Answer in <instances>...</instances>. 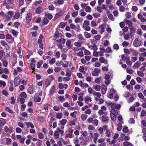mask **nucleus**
Instances as JSON below:
<instances>
[{
  "instance_id": "f704fd0d",
  "label": "nucleus",
  "mask_w": 146,
  "mask_h": 146,
  "mask_svg": "<svg viewBox=\"0 0 146 146\" xmlns=\"http://www.w3.org/2000/svg\"><path fill=\"white\" fill-rule=\"evenodd\" d=\"M56 65L58 66H60L61 65H64V64L62 61H58L56 62Z\"/></svg>"
},
{
  "instance_id": "e433bc0d",
  "label": "nucleus",
  "mask_w": 146,
  "mask_h": 146,
  "mask_svg": "<svg viewBox=\"0 0 146 146\" xmlns=\"http://www.w3.org/2000/svg\"><path fill=\"white\" fill-rule=\"evenodd\" d=\"M140 56L139 58V60L142 62L144 61L145 60V57L141 55H140Z\"/></svg>"
},
{
  "instance_id": "f03ea898",
  "label": "nucleus",
  "mask_w": 146,
  "mask_h": 146,
  "mask_svg": "<svg viewBox=\"0 0 146 146\" xmlns=\"http://www.w3.org/2000/svg\"><path fill=\"white\" fill-rule=\"evenodd\" d=\"M42 95V94L41 92L36 93L34 96V100L36 102H40L41 100V98L40 97Z\"/></svg>"
},
{
  "instance_id": "ea45409f",
  "label": "nucleus",
  "mask_w": 146,
  "mask_h": 146,
  "mask_svg": "<svg viewBox=\"0 0 146 146\" xmlns=\"http://www.w3.org/2000/svg\"><path fill=\"white\" fill-rule=\"evenodd\" d=\"M85 11L87 12H90L91 11V9L89 6H86L85 7Z\"/></svg>"
},
{
  "instance_id": "423d86ee",
  "label": "nucleus",
  "mask_w": 146,
  "mask_h": 146,
  "mask_svg": "<svg viewBox=\"0 0 146 146\" xmlns=\"http://www.w3.org/2000/svg\"><path fill=\"white\" fill-rule=\"evenodd\" d=\"M100 72V69L98 68H95L92 72V75L94 76H98Z\"/></svg>"
},
{
  "instance_id": "a19ab883",
  "label": "nucleus",
  "mask_w": 146,
  "mask_h": 146,
  "mask_svg": "<svg viewBox=\"0 0 146 146\" xmlns=\"http://www.w3.org/2000/svg\"><path fill=\"white\" fill-rule=\"evenodd\" d=\"M11 142V139L6 138V142L7 144L10 145Z\"/></svg>"
},
{
  "instance_id": "f3484780",
  "label": "nucleus",
  "mask_w": 146,
  "mask_h": 146,
  "mask_svg": "<svg viewBox=\"0 0 146 146\" xmlns=\"http://www.w3.org/2000/svg\"><path fill=\"white\" fill-rule=\"evenodd\" d=\"M99 28L101 29L100 33L101 34H102L104 31L105 26L102 24L100 26Z\"/></svg>"
},
{
  "instance_id": "603ef678",
  "label": "nucleus",
  "mask_w": 146,
  "mask_h": 146,
  "mask_svg": "<svg viewBox=\"0 0 146 146\" xmlns=\"http://www.w3.org/2000/svg\"><path fill=\"white\" fill-rule=\"evenodd\" d=\"M58 98L62 102H64L66 100L64 96H59L58 97Z\"/></svg>"
},
{
  "instance_id": "5fc2aeb1",
  "label": "nucleus",
  "mask_w": 146,
  "mask_h": 146,
  "mask_svg": "<svg viewBox=\"0 0 146 146\" xmlns=\"http://www.w3.org/2000/svg\"><path fill=\"white\" fill-rule=\"evenodd\" d=\"M78 14V12L76 11L72 13V16L74 18H75L77 16Z\"/></svg>"
},
{
  "instance_id": "c85d7f7f",
  "label": "nucleus",
  "mask_w": 146,
  "mask_h": 146,
  "mask_svg": "<svg viewBox=\"0 0 146 146\" xmlns=\"http://www.w3.org/2000/svg\"><path fill=\"white\" fill-rule=\"evenodd\" d=\"M89 23H90V22L86 20H85L84 21V23H83L82 27H85L88 26V25H89Z\"/></svg>"
},
{
  "instance_id": "ddd939ff",
  "label": "nucleus",
  "mask_w": 146,
  "mask_h": 146,
  "mask_svg": "<svg viewBox=\"0 0 146 146\" xmlns=\"http://www.w3.org/2000/svg\"><path fill=\"white\" fill-rule=\"evenodd\" d=\"M25 123L27 126V128H29L30 127L32 129L34 128V125L30 122H26Z\"/></svg>"
},
{
  "instance_id": "1a4fd4ad",
  "label": "nucleus",
  "mask_w": 146,
  "mask_h": 146,
  "mask_svg": "<svg viewBox=\"0 0 146 146\" xmlns=\"http://www.w3.org/2000/svg\"><path fill=\"white\" fill-rule=\"evenodd\" d=\"M120 107V105L119 104L116 105L115 104H113L112 106H111V110H114L115 109L119 110Z\"/></svg>"
},
{
  "instance_id": "a18cd8bd",
  "label": "nucleus",
  "mask_w": 146,
  "mask_h": 146,
  "mask_svg": "<svg viewBox=\"0 0 146 146\" xmlns=\"http://www.w3.org/2000/svg\"><path fill=\"white\" fill-rule=\"evenodd\" d=\"M126 71L127 73L129 74H132L133 73V71L129 68L126 69Z\"/></svg>"
},
{
  "instance_id": "6ab92c4d",
  "label": "nucleus",
  "mask_w": 146,
  "mask_h": 146,
  "mask_svg": "<svg viewBox=\"0 0 146 146\" xmlns=\"http://www.w3.org/2000/svg\"><path fill=\"white\" fill-rule=\"evenodd\" d=\"M107 89V87L106 86L104 85L102 86V94H104L106 93Z\"/></svg>"
},
{
  "instance_id": "052dcab7",
  "label": "nucleus",
  "mask_w": 146,
  "mask_h": 146,
  "mask_svg": "<svg viewBox=\"0 0 146 146\" xmlns=\"http://www.w3.org/2000/svg\"><path fill=\"white\" fill-rule=\"evenodd\" d=\"M91 25L92 27H95L97 26V24L95 21H92L91 22Z\"/></svg>"
},
{
  "instance_id": "680f3d73",
  "label": "nucleus",
  "mask_w": 146,
  "mask_h": 146,
  "mask_svg": "<svg viewBox=\"0 0 146 146\" xmlns=\"http://www.w3.org/2000/svg\"><path fill=\"white\" fill-rule=\"evenodd\" d=\"M56 61L55 58H52V59L50 60L49 63L50 64H54Z\"/></svg>"
},
{
  "instance_id": "6e6552de",
  "label": "nucleus",
  "mask_w": 146,
  "mask_h": 146,
  "mask_svg": "<svg viewBox=\"0 0 146 146\" xmlns=\"http://www.w3.org/2000/svg\"><path fill=\"white\" fill-rule=\"evenodd\" d=\"M32 19V14L31 13H29L27 14L26 17V20L28 23H29Z\"/></svg>"
},
{
  "instance_id": "4c0bfd02",
  "label": "nucleus",
  "mask_w": 146,
  "mask_h": 146,
  "mask_svg": "<svg viewBox=\"0 0 146 146\" xmlns=\"http://www.w3.org/2000/svg\"><path fill=\"white\" fill-rule=\"evenodd\" d=\"M43 63V61L42 60L38 62L37 63V67L38 68H40V67L41 66Z\"/></svg>"
},
{
  "instance_id": "37998d69",
  "label": "nucleus",
  "mask_w": 146,
  "mask_h": 146,
  "mask_svg": "<svg viewBox=\"0 0 146 146\" xmlns=\"http://www.w3.org/2000/svg\"><path fill=\"white\" fill-rule=\"evenodd\" d=\"M119 10L121 12H123L125 11V8L123 5H121L119 7Z\"/></svg>"
},
{
  "instance_id": "412c9836",
  "label": "nucleus",
  "mask_w": 146,
  "mask_h": 146,
  "mask_svg": "<svg viewBox=\"0 0 146 146\" xmlns=\"http://www.w3.org/2000/svg\"><path fill=\"white\" fill-rule=\"evenodd\" d=\"M141 63L139 62H137L134 64L133 66L135 68H138L139 67Z\"/></svg>"
},
{
  "instance_id": "cd10ccee",
  "label": "nucleus",
  "mask_w": 146,
  "mask_h": 146,
  "mask_svg": "<svg viewBox=\"0 0 146 146\" xmlns=\"http://www.w3.org/2000/svg\"><path fill=\"white\" fill-rule=\"evenodd\" d=\"M55 90V87L54 86H52L50 89V94L52 95L54 93Z\"/></svg>"
},
{
  "instance_id": "c03bdc74",
  "label": "nucleus",
  "mask_w": 146,
  "mask_h": 146,
  "mask_svg": "<svg viewBox=\"0 0 146 146\" xmlns=\"http://www.w3.org/2000/svg\"><path fill=\"white\" fill-rule=\"evenodd\" d=\"M74 45L76 46L79 47L81 46L82 43L79 42H76L74 43Z\"/></svg>"
},
{
  "instance_id": "3c124183",
  "label": "nucleus",
  "mask_w": 146,
  "mask_h": 146,
  "mask_svg": "<svg viewBox=\"0 0 146 146\" xmlns=\"http://www.w3.org/2000/svg\"><path fill=\"white\" fill-rule=\"evenodd\" d=\"M20 16V14L19 13H16L14 17V19H18Z\"/></svg>"
},
{
  "instance_id": "0e129e2a",
  "label": "nucleus",
  "mask_w": 146,
  "mask_h": 146,
  "mask_svg": "<svg viewBox=\"0 0 146 146\" xmlns=\"http://www.w3.org/2000/svg\"><path fill=\"white\" fill-rule=\"evenodd\" d=\"M129 122L131 124H133L135 123V121L133 118H131L129 120Z\"/></svg>"
},
{
  "instance_id": "0eeeda50",
  "label": "nucleus",
  "mask_w": 146,
  "mask_h": 146,
  "mask_svg": "<svg viewBox=\"0 0 146 146\" xmlns=\"http://www.w3.org/2000/svg\"><path fill=\"white\" fill-rule=\"evenodd\" d=\"M54 4L56 6H59L64 3V1L63 0H57L54 1Z\"/></svg>"
},
{
  "instance_id": "774afa93",
  "label": "nucleus",
  "mask_w": 146,
  "mask_h": 146,
  "mask_svg": "<svg viewBox=\"0 0 146 146\" xmlns=\"http://www.w3.org/2000/svg\"><path fill=\"white\" fill-rule=\"evenodd\" d=\"M49 21L46 18H44L43 20L44 25H46L48 24Z\"/></svg>"
},
{
  "instance_id": "2f4dec72",
  "label": "nucleus",
  "mask_w": 146,
  "mask_h": 146,
  "mask_svg": "<svg viewBox=\"0 0 146 146\" xmlns=\"http://www.w3.org/2000/svg\"><path fill=\"white\" fill-rule=\"evenodd\" d=\"M105 134L106 136L108 137H110L111 135V134L110 130H106L105 131Z\"/></svg>"
},
{
  "instance_id": "8fccbe9b",
  "label": "nucleus",
  "mask_w": 146,
  "mask_h": 146,
  "mask_svg": "<svg viewBox=\"0 0 146 146\" xmlns=\"http://www.w3.org/2000/svg\"><path fill=\"white\" fill-rule=\"evenodd\" d=\"M60 52L59 51H57L56 52L55 54V57L57 59L59 58L60 57Z\"/></svg>"
},
{
  "instance_id": "c9c22d12",
  "label": "nucleus",
  "mask_w": 146,
  "mask_h": 146,
  "mask_svg": "<svg viewBox=\"0 0 146 146\" xmlns=\"http://www.w3.org/2000/svg\"><path fill=\"white\" fill-rule=\"evenodd\" d=\"M93 16L95 18L99 17L100 16V14L98 13H94L92 14Z\"/></svg>"
},
{
  "instance_id": "49530a36",
  "label": "nucleus",
  "mask_w": 146,
  "mask_h": 146,
  "mask_svg": "<svg viewBox=\"0 0 146 146\" xmlns=\"http://www.w3.org/2000/svg\"><path fill=\"white\" fill-rule=\"evenodd\" d=\"M126 24L128 25L129 26H132L133 25V23L132 22L129 20H127L126 21Z\"/></svg>"
},
{
  "instance_id": "5701e85b",
  "label": "nucleus",
  "mask_w": 146,
  "mask_h": 146,
  "mask_svg": "<svg viewBox=\"0 0 146 146\" xmlns=\"http://www.w3.org/2000/svg\"><path fill=\"white\" fill-rule=\"evenodd\" d=\"M66 41L65 39L63 38H61L60 39H58L56 41L57 42H60L61 43L64 44Z\"/></svg>"
},
{
  "instance_id": "393cba45",
  "label": "nucleus",
  "mask_w": 146,
  "mask_h": 146,
  "mask_svg": "<svg viewBox=\"0 0 146 146\" xmlns=\"http://www.w3.org/2000/svg\"><path fill=\"white\" fill-rule=\"evenodd\" d=\"M93 94L94 96H95L100 98L101 96V94L99 92H96L94 91H93Z\"/></svg>"
},
{
  "instance_id": "e2e57ef3",
  "label": "nucleus",
  "mask_w": 146,
  "mask_h": 146,
  "mask_svg": "<svg viewBox=\"0 0 146 146\" xmlns=\"http://www.w3.org/2000/svg\"><path fill=\"white\" fill-rule=\"evenodd\" d=\"M77 55L78 56L82 57L84 56V54L82 51H81L79 52L77 54Z\"/></svg>"
},
{
  "instance_id": "c756f323",
  "label": "nucleus",
  "mask_w": 146,
  "mask_h": 146,
  "mask_svg": "<svg viewBox=\"0 0 146 146\" xmlns=\"http://www.w3.org/2000/svg\"><path fill=\"white\" fill-rule=\"evenodd\" d=\"M110 113H112L113 114L115 115H117L118 113V111L116 110H111L110 111Z\"/></svg>"
},
{
  "instance_id": "f257e3e1",
  "label": "nucleus",
  "mask_w": 146,
  "mask_h": 146,
  "mask_svg": "<svg viewBox=\"0 0 146 146\" xmlns=\"http://www.w3.org/2000/svg\"><path fill=\"white\" fill-rule=\"evenodd\" d=\"M100 51H94L93 53V55L95 57L102 56H103V54L105 52V50L103 47H100L99 48Z\"/></svg>"
},
{
  "instance_id": "79ce46f5",
  "label": "nucleus",
  "mask_w": 146,
  "mask_h": 146,
  "mask_svg": "<svg viewBox=\"0 0 146 146\" xmlns=\"http://www.w3.org/2000/svg\"><path fill=\"white\" fill-rule=\"evenodd\" d=\"M137 74L138 76L142 77H143L144 75L143 72L139 71H137Z\"/></svg>"
},
{
  "instance_id": "dca6fc26",
  "label": "nucleus",
  "mask_w": 146,
  "mask_h": 146,
  "mask_svg": "<svg viewBox=\"0 0 146 146\" xmlns=\"http://www.w3.org/2000/svg\"><path fill=\"white\" fill-rule=\"evenodd\" d=\"M115 115L113 114L112 113H110V116L111 119L113 121H115L116 119V116Z\"/></svg>"
},
{
  "instance_id": "7ed1b4c3",
  "label": "nucleus",
  "mask_w": 146,
  "mask_h": 146,
  "mask_svg": "<svg viewBox=\"0 0 146 146\" xmlns=\"http://www.w3.org/2000/svg\"><path fill=\"white\" fill-rule=\"evenodd\" d=\"M141 41L138 38H136L133 42L134 46L136 47H138L141 46Z\"/></svg>"
},
{
  "instance_id": "4468645a",
  "label": "nucleus",
  "mask_w": 146,
  "mask_h": 146,
  "mask_svg": "<svg viewBox=\"0 0 146 146\" xmlns=\"http://www.w3.org/2000/svg\"><path fill=\"white\" fill-rule=\"evenodd\" d=\"M71 42L70 40H68L66 42V45L68 48H70L72 47Z\"/></svg>"
},
{
  "instance_id": "72a5a7b5",
  "label": "nucleus",
  "mask_w": 146,
  "mask_h": 146,
  "mask_svg": "<svg viewBox=\"0 0 146 146\" xmlns=\"http://www.w3.org/2000/svg\"><path fill=\"white\" fill-rule=\"evenodd\" d=\"M5 82L3 80H0V86L4 87L6 86Z\"/></svg>"
},
{
  "instance_id": "13d9d810",
  "label": "nucleus",
  "mask_w": 146,
  "mask_h": 146,
  "mask_svg": "<svg viewBox=\"0 0 146 146\" xmlns=\"http://www.w3.org/2000/svg\"><path fill=\"white\" fill-rule=\"evenodd\" d=\"M5 3L6 4H9V3L12 4L13 3V0H4Z\"/></svg>"
},
{
  "instance_id": "6e6d98bb",
  "label": "nucleus",
  "mask_w": 146,
  "mask_h": 146,
  "mask_svg": "<svg viewBox=\"0 0 146 146\" xmlns=\"http://www.w3.org/2000/svg\"><path fill=\"white\" fill-rule=\"evenodd\" d=\"M5 110L7 111L10 113H13V111L11 110L9 107H7L6 108Z\"/></svg>"
},
{
  "instance_id": "bf43d9fd",
  "label": "nucleus",
  "mask_w": 146,
  "mask_h": 146,
  "mask_svg": "<svg viewBox=\"0 0 146 146\" xmlns=\"http://www.w3.org/2000/svg\"><path fill=\"white\" fill-rule=\"evenodd\" d=\"M0 43L1 45L3 46H5L7 45L8 44L5 40H1Z\"/></svg>"
},
{
  "instance_id": "4d7b16f0",
  "label": "nucleus",
  "mask_w": 146,
  "mask_h": 146,
  "mask_svg": "<svg viewBox=\"0 0 146 146\" xmlns=\"http://www.w3.org/2000/svg\"><path fill=\"white\" fill-rule=\"evenodd\" d=\"M105 52H106L108 53H109L110 52L112 53V52L111 48L109 47H107L105 50Z\"/></svg>"
},
{
  "instance_id": "338daca9",
  "label": "nucleus",
  "mask_w": 146,
  "mask_h": 146,
  "mask_svg": "<svg viewBox=\"0 0 146 146\" xmlns=\"http://www.w3.org/2000/svg\"><path fill=\"white\" fill-rule=\"evenodd\" d=\"M129 33H127L126 34L124 35V38L125 40H128L129 39Z\"/></svg>"
},
{
  "instance_id": "2eb2a0df",
  "label": "nucleus",
  "mask_w": 146,
  "mask_h": 146,
  "mask_svg": "<svg viewBox=\"0 0 146 146\" xmlns=\"http://www.w3.org/2000/svg\"><path fill=\"white\" fill-rule=\"evenodd\" d=\"M43 10V8L40 7H38L36 9V12L37 13L39 14Z\"/></svg>"
},
{
  "instance_id": "9b49d317",
  "label": "nucleus",
  "mask_w": 146,
  "mask_h": 146,
  "mask_svg": "<svg viewBox=\"0 0 146 146\" xmlns=\"http://www.w3.org/2000/svg\"><path fill=\"white\" fill-rule=\"evenodd\" d=\"M138 17L142 22H146V19L143 17V15L141 14L138 15Z\"/></svg>"
},
{
  "instance_id": "a211bd4d",
  "label": "nucleus",
  "mask_w": 146,
  "mask_h": 146,
  "mask_svg": "<svg viewBox=\"0 0 146 146\" xmlns=\"http://www.w3.org/2000/svg\"><path fill=\"white\" fill-rule=\"evenodd\" d=\"M45 16L46 17H47L49 20L51 19L53 17L52 15L51 14L48 13H45Z\"/></svg>"
},
{
  "instance_id": "bb28decb",
  "label": "nucleus",
  "mask_w": 146,
  "mask_h": 146,
  "mask_svg": "<svg viewBox=\"0 0 146 146\" xmlns=\"http://www.w3.org/2000/svg\"><path fill=\"white\" fill-rule=\"evenodd\" d=\"M83 19L82 18L77 17L75 19V22L76 23L80 22L81 23L83 21Z\"/></svg>"
},
{
  "instance_id": "aec40b11",
  "label": "nucleus",
  "mask_w": 146,
  "mask_h": 146,
  "mask_svg": "<svg viewBox=\"0 0 146 146\" xmlns=\"http://www.w3.org/2000/svg\"><path fill=\"white\" fill-rule=\"evenodd\" d=\"M5 123V121L4 119H0V126L2 127L4 126Z\"/></svg>"
},
{
  "instance_id": "f8f14e48",
  "label": "nucleus",
  "mask_w": 146,
  "mask_h": 146,
  "mask_svg": "<svg viewBox=\"0 0 146 146\" xmlns=\"http://www.w3.org/2000/svg\"><path fill=\"white\" fill-rule=\"evenodd\" d=\"M88 46L90 49L93 50L94 51L97 50L98 49L97 46L96 44H94L92 45H88Z\"/></svg>"
},
{
  "instance_id": "de8ad7c7",
  "label": "nucleus",
  "mask_w": 146,
  "mask_h": 146,
  "mask_svg": "<svg viewBox=\"0 0 146 146\" xmlns=\"http://www.w3.org/2000/svg\"><path fill=\"white\" fill-rule=\"evenodd\" d=\"M61 58H62V60L63 61H65L66 60L67 56L65 54H62Z\"/></svg>"
},
{
  "instance_id": "a878e982",
  "label": "nucleus",
  "mask_w": 146,
  "mask_h": 146,
  "mask_svg": "<svg viewBox=\"0 0 146 146\" xmlns=\"http://www.w3.org/2000/svg\"><path fill=\"white\" fill-rule=\"evenodd\" d=\"M63 114L62 112L57 113L56 114V117L57 119H60L62 118Z\"/></svg>"
},
{
  "instance_id": "69168bd1",
  "label": "nucleus",
  "mask_w": 146,
  "mask_h": 146,
  "mask_svg": "<svg viewBox=\"0 0 146 146\" xmlns=\"http://www.w3.org/2000/svg\"><path fill=\"white\" fill-rule=\"evenodd\" d=\"M20 96L24 98H26L27 97V94L25 92H23L20 95Z\"/></svg>"
},
{
  "instance_id": "4be33fe9",
  "label": "nucleus",
  "mask_w": 146,
  "mask_h": 146,
  "mask_svg": "<svg viewBox=\"0 0 146 146\" xmlns=\"http://www.w3.org/2000/svg\"><path fill=\"white\" fill-rule=\"evenodd\" d=\"M99 61L101 63H104L105 64H108V61L106 60L103 57H101L99 58Z\"/></svg>"
},
{
  "instance_id": "20e7f679",
  "label": "nucleus",
  "mask_w": 146,
  "mask_h": 146,
  "mask_svg": "<svg viewBox=\"0 0 146 146\" xmlns=\"http://www.w3.org/2000/svg\"><path fill=\"white\" fill-rule=\"evenodd\" d=\"M101 120L102 122L104 123L108 124L109 122V117L106 115H103L101 117Z\"/></svg>"
},
{
  "instance_id": "58836bf2",
  "label": "nucleus",
  "mask_w": 146,
  "mask_h": 146,
  "mask_svg": "<svg viewBox=\"0 0 146 146\" xmlns=\"http://www.w3.org/2000/svg\"><path fill=\"white\" fill-rule=\"evenodd\" d=\"M88 115L85 114H82L81 115V118L83 121L85 120L87 118Z\"/></svg>"
},
{
  "instance_id": "09e8293b",
  "label": "nucleus",
  "mask_w": 146,
  "mask_h": 146,
  "mask_svg": "<svg viewBox=\"0 0 146 146\" xmlns=\"http://www.w3.org/2000/svg\"><path fill=\"white\" fill-rule=\"evenodd\" d=\"M134 97L132 96H130L128 100V102L129 103H130L133 102L134 100Z\"/></svg>"
},
{
  "instance_id": "9d476101",
  "label": "nucleus",
  "mask_w": 146,
  "mask_h": 146,
  "mask_svg": "<svg viewBox=\"0 0 146 146\" xmlns=\"http://www.w3.org/2000/svg\"><path fill=\"white\" fill-rule=\"evenodd\" d=\"M84 101L86 103L88 104L92 101V98L90 96H87L85 97Z\"/></svg>"
},
{
  "instance_id": "39448f33",
  "label": "nucleus",
  "mask_w": 146,
  "mask_h": 146,
  "mask_svg": "<svg viewBox=\"0 0 146 146\" xmlns=\"http://www.w3.org/2000/svg\"><path fill=\"white\" fill-rule=\"evenodd\" d=\"M21 80L20 77L17 76L16 77L14 80V84L15 86H18L20 84Z\"/></svg>"
},
{
  "instance_id": "7c9ffc66",
  "label": "nucleus",
  "mask_w": 146,
  "mask_h": 146,
  "mask_svg": "<svg viewBox=\"0 0 146 146\" xmlns=\"http://www.w3.org/2000/svg\"><path fill=\"white\" fill-rule=\"evenodd\" d=\"M59 133L58 131H56L54 134V136L56 139H58L59 138Z\"/></svg>"
},
{
  "instance_id": "473e14b6",
  "label": "nucleus",
  "mask_w": 146,
  "mask_h": 146,
  "mask_svg": "<svg viewBox=\"0 0 146 146\" xmlns=\"http://www.w3.org/2000/svg\"><path fill=\"white\" fill-rule=\"evenodd\" d=\"M84 35L86 37L88 38H89L91 37V34L87 32H84Z\"/></svg>"
},
{
  "instance_id": "b1692460",
  "label": "nucleus",
  "mask_w": 146,
  "mask_h": 146,
  "mask_svg": "<svg viewBox=\"0 0 146 146\" xmlns=\"http://www.w3.org/2000/svg\"><path fill=\"white\" fill-rule=\"evenodd\" d=\"M93 88L96 91H99L101 89V87L99 85H96L94 86Z\"/></svg>"
},
{
  "instance_id": "864d4df0",
  "label": "nucleus",
  "mask_w": 146,
  "mask_h": 146,
  "mask_svg": "<svg viewBox=\"0 0 146 146\" xmlns=\"http://www.w3.org/2000/svg\"><path fill=\"white\" fill-rule=\"evenodd\" d=\"M136 80L137 82L139 83H141L142 81V80L141 78L140 77H137L136 78Z\"/></svg>"
}]
</instances>
